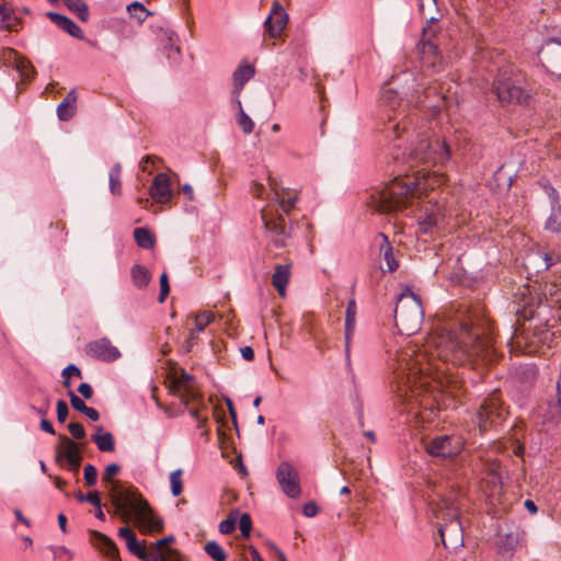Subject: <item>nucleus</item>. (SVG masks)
Instances as JSON below:
<instances>
[{"instance_id":"09e8293b","label":"nucleus","mask_w":561,"mask_h":561,"mask_svg":"<svg viewBox=\"0 0 561 561\" xmlns=\"http://www.w3.org/2000/svg\"><path fill=\"white\" fill-rule=\"evenodd\" d=\"M170 293V285H169V277L168 274L164 272L160 276V295L158 298V301L162 304L165 298L168 297Z\"/></svg>"},{"instance_id":"72a5a7b5","label":"nucleus","mask_w":561,"mask_h":561,"mask_svg":"<svg viewBox=\"0 0 561 561\" xmlns=\"http://www.w3.org/2000/svg\"><path fill=\"white\" fill-rule=\"evenodd\" d=\"M545 229L551 232L561 231V204H559L557 197L554 198L550 216L546 220Z\"/></svg>"},{"instance_id":"7c9ffc66","label":"nucleus","mask_w":561,"mask_h":561,"mask_svg":"<svg viewBox=\"0 0 561 561\" xmlns=\"http://www.w3.org/2000/svg\"><path fill=\"white\" fill-rule=\"evenodd\" d=\"M356 322V304L354 300H350L345 312V350L348 353L351 337L355 330Z\"/></svg>"},{"instance_id":"680f3d73","label":"nucleus","mask_w":561,"mask_h":561,"mask_svg":"<svg viewBox=\"0 0 561 561\" xmlns=\"http://www.w3.org/2000/svg\"><path fill=\"white\" fill-rule=\"evenodd\" d=\"M196 341H197V332L191 330V332L185 341L186 352L191 351V348L196 344Z\"/></svg>"},{"instance_id":"f03ea898","label":"nucleus","mask_w":561,"mask_h":561,"mask_svg":"<svg viewBox=\"0 0 561 561\" xmlns=\"http://www.w3.org/2000/svg\"><path fill=\"white\" fill-rule=\"evenodd\" d=\"M394 138L403 135L410 140L404 163L416 170L413 176L399 173L382 190L370 194L367 204L378 213L390 214L407 207L414 197L425 194L439 185L440 179L431 173V167L444 164L450 158V148L445 139L432 138L428 129L417 130L410 119L388 127Z\"/></svg>"},{"instance_id":"c9c22d12","label":"nucleus","mask_w":561,"mask_h":561,"mask_svg":"<svg viewBox=\"0 0 561 561\" xmlns=\"http://www.w3.org/2000/svg\"><path fill=\"white\" fill-rule=\"evenodd\" d=\"M380 100L381 103L390 110H394L401 104V99L399 98L398 92L389 87L388 83L382 88Z\"/></svg>"},{"instance_id":"393cba45","label":"nucleus","mask_w":561,"mask_h":561,"mask_svg":"<svg viewBox=\"0 0 561 561\" xmlns=\"http://www.w3.org/2000/svg\"><path fill=\"white\" fill-rule=\"evenodd\" d=\"M77 92L71 89L65 99L57 106V116L60 121L67 122L71 119L77 111Z\"/></svg>"},{"instance_id":"a19ab883","label":"nucleus","mask_w":561,"mask_h":561,"mask_svg":"<svg viewBox=\"0 0 561 561\" xmlns=\"http://www.w3.org/2000/svg\"><path fill=\"white\" fill-rule=\"evenodd\" d=\"M204 549L215 561H225L227 559V554L224 549L216 541H208Z\"/></svg>"},{"instance_id":"2f4dec72","label":"nucleus","mask_w":561,"mask_h":561,"mask_svg":"<svg viewBox=\"0 0 561 561\" xmlns=\"http://www.w3.org/2000/svg\"><path fill=\"white\" fill-rule=\"evenodd\" d=\"M130 277L135 287L144 289L151 280V273L144 265L135 264L130 270Z\"/></svg>"},{"instance_id":"e433bc0d","label":"nucleus","mask_w":561,"mask_h":561,"mask_svg":"<svg viewBox=\"0 0 561 561\" xmlns=\"http://www.w3.org/2000/svg\"><path fill=\"white\" fill-rule=\"evenodd\" d=\"M121 175H122V164L115 163L108 173L110 178V191L113 195H121L122 194V182H121Z\"/></svg>"},{"instance_id":"6e6552de","label":"nucleus","mask_w":561,"mask_h":561,"mask_svg":"<svg viewBox=\"0 0 561 561\" xmlns=\"http://www.w3.org/2000/svg\"><path fill=\"white\" fill-rule=\"evenodd\" d=\"M506 415L505 408L497 391L491 393L481 404L478 412L479 428L486 432L501 424Z\"/></svg>"},{"instance_id":"39448f33","label":"nucleus","mask_w":561,"mask_h":561,"mask_svg":"<svg viewBox=\"0 0 561 561\" xmlns=\"http://www.w3.org/2000/svg\"><path fill=\"white\" fill-rule=\"evenodd\" d=\"M492 90L503 105H527L537 89L526 79L525 75L512 67L502 69L493 81Z\"/></svg>"},{"instance_id":"a18cd8bd","label":"nucleus","mask_w":561,"mask_h":561,"mask_svg":"<svg viewBox=\"0 0 561 561\" xmlns=\"http://www.w3.org/2000/svg\"><path fill=\"white\" fill-rule=\"evenodd\" d=\"M76 497L79 502H88V503L92 504L93 506H102L101 496L98 491L89 492L87 494H83L82 492H78L76 494Z\"/></svg>"},{"instance_id":"a211bd4d","label":"nucleus","mask_w":561,"mask_h":561,"mask_svg":"<svg viewBox=\"0 0 561 561\" xmlns=\"http://www.w3.org/2000/svg\"><path fill=\"white\" fill-rule=\"evenodd\" d=\"M149 194L156 203L164 204L171 199V181L167 173H158L154 176Z\"/></svg>"},{"instance_id":"3c124183","label":"nucleus","mask_w":561,"mask_h":561,"mask_svg":"<svg viewBox=\"0 0 561 561\" xmlns=\"http://www.w3.org/2000/svg\"><path fill=\"white\" fill-rule=\"evenodd\" d=\"M68 396H69V399H70V403L72 405V408L81 413L84 412V410H87V404L84 403V401L79 398L73 391H69L68 392Z\"/></svg>"},{"instance_id":"f8f14e48","label":"nucleus","mask_w":561,"mask_h":561,"mask_svg":"<svg viewBox=\"0 0 561 561\" xmlns=\"http://www.w3.org/2000/svg\"><path fill=\"white\" fill-rule=\"evenodd\" d=\"M549 307L550 306L548 304L540 302L537 306L536 310H534L530 306H528V307H525L520 311V317L524 320L534 321L535 319H538V321H539L538 324H536L533 328V331H534L533 336L536 337L537 341L541 342V343L547 342L552 336V333H550L548 330V328L550 327L549 320L542 321V319H541V316L545 313L546 309ZM516 313L518 314L519 311H516Z\"/></svg>"},{"instance_id":"bf43d9fd","label":"nucleus","mask_w":561,"mask_h":561,"mask_svg":"<svg viewBox=\"0 0 561 561\" xmlns=\"http://www.w3.org/2000/svg\"><path fill=\"white\" fill-rule=\"evenodd\" d=\"M82 459L83 457L77 458L76 460L67 461L65 462V466L62 468H66L67 470L77 474L79 472Z\"/></svg>"},{"instance_id":"cd10ccee","label":"nucleus","mask_w":561,"mask_h":561,"mask_svg":"<svg viewBox=\"0 0 561 561\" xmlns=\"http://www.w3.org/2000/svg\"><path fill=\"white\" fill-rule=\"evenodd\" d=\"M286 23L287 14L284 12V10H278L271 14L266 20V28L270 36H279L282 31L285 28Z\"/></svg>"},{"instance_id":"bb28decb","label":"nucleus","mask_w":561,"mask_h":561,"mask_svg":"<svg viewBox=\"0 0 561 561\" xmlns=\"http://www.w3.org/2000/svg\"><path fill=\"white\" fill-rule=\"evenodd\" d=\"M380 237L382 239V242L380 243V254L382 256V260L385 262V265L381 263L380 268L383 272H393L398 268L399 264L397 260L393 256V249L387 238L383 233H380Z\"/></svg>"},{"instance_id":"5701e85b","label":"nucleus","mask_w":561,"mask_h":561,"mask_svg":"<svg viewBox=\"0 0 561 561\" xmlns=\"http://www.w3.org/2000/svg\"><path fill=\"white\" fill-rule=\"evenodd\" d=\"M445 216L438 206H431L425 209L424 218L420 221V230L423 233H430L433 228H439L443 226Z\"/></svg>"},{"instance_id":"0e129e2a","label":"nucleus","mask_w":561,"mask_h":561,"mask_svg":"<svg viewBox=\"0 0 561 561\" xmlns=\"http://www.w3.org/2000/svg\"><path fill=\"white\" fill-rule=\"evenodd\" d=\"M141 561H160L161 560V553L159 551H156V550H152V551H148L146 553V558L145 559H140Z\"/></svg>"},{"instance_id":"9b49d317","label":"nucleus","mask_w":561,"mask_h":561,"mask_svg":"<svg viewBox=\"0 0 561 561\" xmlns=\"http://www.w3.org/2000/svg\"><path fill=\"white\" fill-rule=\"evenodd\" d=\"M276 479L282 491L291 499H297L301 493L298 471L289 463L282 462L276 470Z\"/></svg>"},{"instance_id":"423d86ee","label":"nucleus","mask_w":561,"mask_h":561,"mask_svg":"<svg viewBox=\"0 0 561 561\" xmlns=\"http://www.w3.org/2000/svg\"><path fill=\"white\" fill-rule=\"evenodd\" d=\"M424 310L421 299L409 287L398 297L394 308L396 327L401 334L412 335L421 329Z\"/></svg>"},{"instance_id":"de8ad7c7","label":"nucleus","mask_w":561,"mask_h":561,"mask_svg":"<svg viewBox=\"0 0 561 561\" xmlns=\"http://www.w3.org/2000/svg\"><path fill=\"white\" fill-rule=\"evenodd\" d=\"M83 478H84L87 485H89V486L94 485L98 480L96 468L91 463L87 465L83 470Z\"/></svg>"},{"instance_id":"8fccbe9b","label":"nucleus","mask_w":561,"mask_h":561,"mask_svg":"<svg viewBox=\"0 0 561 561\" xmlns=\"http://www.w3.org/2000/svg\"><path fill=\"white\" fill-rule=\"evenodd\" d=\"M56 412H57V420L59 423H65L68 413L69 408L65 400H58L56 404Z\"/></svg>"},{"instance_id":"c756f323","label":"nucleus","mask_w":561,"mask_h":561,"mask_svg":"<svg viewBox=\"0 0 561 561\" xmlns=\"http://www.w3.org/2000/svg\"><path fill=\"white\" fill-rule=\"evenodd\" d=\"M102 426H98L96 433L92 435L91 439L95 443L100 451H114L115 440L113 434L110 432L102 433Z\"/></svg>"},{"instance_id":"79ce46f5","label":"nucleus","mask_w":561,"mask_h":561,"mask_svg":"<svg viewBox=\"0 0 561 561\" xmlns=\"http://www.w3.org/2000/svg\"><path fill=\"white\" fill-rule=\"evenodd\" d=\"M182 474V469H176L170 473V484L173 496H179L183 491Z\"/></svg>"},{"instance_id":"69168bd1","label":"nucleus","mask_w":561,"mask_h":561,"mask_svg":"<svg viewBox=\"0 0 561 561\" xmlns=\"http://www.w3.org/2000/svg\"><path fill=\"white\" fill-rule=\"evenodd\" d=\"M264 190V185L257 182H254L251 186V193L256 197H261Z\"/></svg>"},{"instance_id":"6ab92c4d","label":"nucleus","mask_w":561,"mask_h":561,"mask_svg":"<svg viewBox=\"0 0 561 561\" xmlns=\"http://www.w3.org/2000/svg\"><path fill=\"white\" fill-rule=\"evenodd\" d=\"M270 186L278 198L279 209L289 218L295 208L296 202L298 201V192L286 187H279L274 181L270 182Z\"/></svg>"},{"instance_id":"1a4fd4ad","label":"nucleus","mask_w":561,"mask_h":561,"mask_svg":"<svg viewBox=\"0 0 561 561\" xmlns=\"http://www.w3.org/2000/svg\"><path fill=\"white\" fill-rule=\"evenodd\" d=\"M245 85V60H241L232 76V89L230 106L237 111V123L245 131V112L240 99L241 92Z\"/></svg>"},{"instance_id":"5fc2aeb1","label":"nucleus","mask_w":561,"mask_h":561,"mask_svg":"<svg viewBox=\"0 0 561 561\" xmlns=\"http://www.w3.org/2000/svg\"><path fill=\"white\" fill-rule=\"evenodd\" d=\"M175 540V537L173 535H170L168 537H164L162 539H159L157 540L154 543H153V550L156 551H162L164 550L165 548H169L168 545L174 542Z\"/></svg>"},{"instance_id":"49530a36","label":"nucleus","mask_w":561,"mask_h":561,"mask_svg":"<svg viewBox=\"0 0 561 561\" xmlns=\"http://www.w3.org/2000/svg\"><path fill=\"white\" fill-rule=\"evenodd\" d=\"M422 53L423 55H433L434 59H439L438 47L431 39H422ZM431 65L435 66L436 60H433Z\"/></svg>"},{"instance_id":"aec40b11","label":"nucleus","mask_w":561,"mask_h":561,"mask_svg":"<svg viewBox=\"0 0 561 561\" xmlns=\"http://www.w3.org/2000/svg\"><path fill=\"white\" fill-rule=\"evenodd\" d=\"M561 260V256L553 252H538L527 256L526 268H533L536 273L547 271Z\"/></svg>"},{"instance_id":"a878e982","label":"nucleus","mask_w":561,"mask_h":561,"mask_svg":"<svg viewBox=\"0 0 561 561\" xmlns=\"http://www.w3.org/2000/svg\"><path fill=\"white\" fill-rule=\"evenodd\" d=\"M20 23L13 8L9 3H0V30L16 32Z\"/></svg>"},{"instance_id":"58836bf2","label":"nucleus","mask_w":561,"mask_h":561,"mask_svg":"<svg viewBox=\"0 0 561 561\" xmlns=\"http://www.w3.org/2000/svg\"><path fill=\"white\" fill-rule=\"evenodd\" d=\"M129 15L136 19L139 23L144 22L151 13L145 8V5L138 1L131 2L127 5Z\"/></svg>"},{"instance_id":"864d4df0","label":"nucleus","mask_w":561,"mask_h":561,"mask_svg":"<svg viewBox=\"0 0 561 561\" xmlns=\"http://www.w3.org/2000/svg\"><path fill=\"white\" fill-rule=\"evenodd\" d=\"M68 430L76 439H83L85 437V430L80 423H69Z\"/></svg>"},{"instance_id":"7ed1b4c3","label":"nucleus","mask_w":561,"mask_h":561,"mask_svg":"<svg viewBox=\"0 0 561 561\" xmlns=\"http://www.w3.org/2000/svg\"><path fill=\"white\" fill-rule=\"evenodd\" d=\"M462 506L460 491L451 486L433 508L442 542L447 549L456 550L463 547V527L460 520Z\"/></svg>"},{"instance_id":"338daca9","label":"nucleus","mask_w":561,"mask_h":561,"mask_svg":"<svg viewBox=\"0 0 561 561\" xmlns=\"http://www.w3.org/2000/svg\"><path fill=\"white\" fill-rule=\"evenodd\" d=\"M83 414H85L92 421H99L100 419V413L94 408L87 407V410H84Z\"/></svg>"},{"instance_id":"ea45409f","label":"nucleus","mask_w":561,"mask_h":561,"mask_svg":"<svg viewBox=\"0 0 561 561\" xmlns=\"http://www.w3.org/2000/svg\"><path fill=\"white\" fill-rule=\"evenodd\" d=\"M215 319V314L211 311H203L195 316V328L193 331L199 333L205 330V328L213 322Z\"/></svg>"},{"instance_id":"774afa93","label":"nucleus","mask_w":561,"mask_h":561,"mask_svg":"<svg viewBox=\"0 0 561 561\" xmlns=\"http://www.w3.org/2000/svg\"><path fill=\"white\" fill-rule=\"evenodd\" d=\"M248 551L250 552L252 561H264L259 551L254 547L248 546Z\"/></svg>"},{"instance_id":"c03bdc74","label":"nucleus","mask_w":561,"mask_h":561,"mask_svg":"<svg viewBox=\"0 0 561 561\" xmlns=\"http://www.w3.org/2000/svg\"><path fill=\"white\" fill-rule=\"evenodd\" d=\"M501 548L512 551L518 546V536L514 533L505 534L501 537Z\"/></svg>"},{"instance_id":"0eeeda50","label":"nucleus","mask_w":561,"mask_h":561,"mask_svg":"<svg viewBox=\"0 0 561 561\" xmlns=\"http://www.w3.org/2000/svg\"><path fill=\"white\" fill-rule=\"evenodd\" d=\"M261 217L265 229L271 234V240L277 247H285L287 240L291 237L294 225L284 215L279 214L278 210L270 208H263L261 210Z\"/></svg>"},{"instance_id":"4be33fe9","label":"nucleus","mask_w":561,"mask_h":561,"mask_svg":"<svg viewBox=\"0 0 561 561\" xmlns=\"http://www.w3.org/2000/svg\"><path fill=\"white\" fill-rule=\"evenodd\" d=\"M92 543L107 558L113 561H117L119 559V552L115 545V542L107 537L106 535L92 530L90 533Z\"/></svg>"},{"instance_id":"dca6fc26","label":"nucleus","mask_w":561,"mask_h":561,"mask_svg":"<svg viewBox=\"0 0 561 561\" xmlns=\"http://www.w3.org/2000/svg\"><path fill=\"white\" fill-rule=\"evenodd\" d=\"M194 377L182 370L172 382V391L187 405L190 401L195 400L197 392L194 389Z\"/></svg>"},{"instance_id":"9d476101","label":"nucleus","mask_w":561,"mask_h":561,"mask_svg":"<svg viewBox=\"0 0 561 561\" xmlns=\"http://www.w3.org/2000/svg\"><path fill=\"white\" fill-rule=\"evenodd\" d=\"M538 57L547 72L561 77V39H547L538 51Z\"/></svg>"},{"instance_id":"6e6d98bb","label":"nucleus","mask_w":561,"mask_h":561,"mask_svg":"<svg viewBox=\"0 0 561 561\" xmlns=\"http://www.w3.org/2000/svg\"><path fill=\"white\" fill-rule=\"evenodd\" d=\"M118 536L123 539H125L126 541V545L128 542H131L133 543V540H135L137 537L135 535V533L131 530V528H129L128 526H124L122 528H119L118 530Z\"/></svg>"},{"instance_id":"e2e57ef3","label":"nucleus","mask_w":561,"mask_h":561,"mask_svg":"<svg viewBox=\"0 0 561 561\" xmlns=\"http://www.w3.org/2000/svg\"><path fill=\"white\" fill-rule=\"evenodd\" d=\"M39 427L42 431H44L50 435H55V430L48 420L42 419V421L39 423Z\"/></svg>"},{"instance_id":"37998d69","label":"nucleus","mask_w":561,"mask_h":561,"mask_svg":"<svg viewBox=\"0 0 561 561\" xmlns=\"http://www.w3.org/2000/svg\"><path fill=\"white\" fill-rule=\"evenodd\" d=\"M126 546L129 552L136 556L139 560L146 558V553L148 552V550L146 549L145 541H139L136 538L135 540H133V543L128 542Z\"/></svg>"},{"instance_id":"20e7f679","label":"nucleus","mask_w":561,"mask_h":561,"mask_svg":"<svg viewBox=\"0 0 561 561\" xmlns=\"http://www.w3.org/2000/svg\"><path fill=\"white\" fill-rule=\"evenodd\" d=\"M118 495L113 496V515L128 523L134 516V522L144 534L160 533L163 530V519L158 516L148 501L137 491L136 494L125 495V500Z\"/></svg>"},{"instance_id":"4c0bfd02","label":"nucleus","mask_w":561,"mask_h":561,"mask_svg":"<svg viewBox=\"0 0 561 561\" xmlns=\"http://www.w3.org/2000/svg\"><path fill=\"white\" fill-rule=\"evenodd\" d=\"M64 4L82 21L89 20V8L82 0H62Z\"/></svg>"},{"instance_id":"f704fd0d","label":"nucleus","mask_w":561,"mask_h":561,"mask_svg":"<svg viewBox=\"0 0 561 561\" xmlns=\"http://www.w3.org/2000/svg\"><path fill=\"white\" fill-rule=\"evenodd\" d=\"M134 238L137 245L146 250L152 249L156 244L153 233L144 227H139L134 230Z\"/></svg>"},{"instance_id":"603ef678","label":"nucleus","mask_w":561,"mask_h":561,"mask_svg":"<svg viewBox=\"0 0 561 561\" xmlns=\"http://www.w3.org/2000/svg\"><path fill=\"white\" fill-rule=\"evenodd\" d=\"M159 552L161 553L160 561H181V553L175 549L165 548Z\"/></svg>"},{"instance_id":"4d7b16f0","label":"nucleus","mask_w":561,"mask_h":561,"mask_svg":"<svg viewBox=\"0 0 561 561\" xmlns=\"http://www.w3.org/2000/svg\"><path fill=\"white\" fill-rule=\"evenodd\" d=\"M302 513L306 517H314L319 513V507L314 502H309L304 505Z\"/></svg>"},{"instance_id":"4468645a","label":"nucleus","mask_w":561,"mask_h":561,"mask_svg":"<svg viewBox=\"0 0 561 561\" xmlns=\"http://www.w3.org/2000/svg\"><path fill=\"white\" fill-rule=\"evenodd\" d=\"M460 442L453 436L442 435L434 437L426 446V451L436 457H451L460 450Z\"/></svg>"},{"instance_id":"f257e3e1","label":"nucleus","mask_w":561,"mask_h":561,"mask_svg":"<svg viewBox=\"0 0 561 561\" xmlns=\"http://www.w3.org/2000/svg\"><path fill=\"white\" fill-rule=\"evenodd\" d=\"M494 324L485 314L484 308L477 306L468 310L460 320L458 330H442L427 341L424 352L415 345H408L397 356V378L399 389L407 396H417L428 383L434 356L456 365L486 366L502 356L495 345Z\"/></svg>"},{"instance_id":"f3484780","label":"nucleus","mask_w":561,"mask_h":561,"mask_svg":"<svg viewBox=\"0 0 561 561\" xmlns=\"http://www.w3.org/2000/svg\"><path fill=\"white\" fill-rule=\"evenodd\" d=\"M121 470V467L117 463H110L105 467L102 480L106 485V489L110 494L111 502L113 503V496L118 495L119 497H125V495L133 496L136 494L137 490L135 489H122L118 486V483L113 480L114 476H116ZM125 500V499H122Z\"/></svg>"},{"instance_id":"052dcab7","label":"nucleus","mask_w":561,"mask_h":561,"mask_svg":"<svg viewBox=\"0 0 561 561\" xmlns=\"http://www.w3.org/2000/svg\"><path fill=\"white\" fill-rule=\"evenodd\" d=\"M62 376H71L75 375L77 377H81V370L73 364L68 365L66 368H64Z\"/></svg>"},{"instance_id":"2eb2a0df","label":"nucleus","mask_w":561,"mask_h":561,"mask_svg":"<svg viewBox=\"0 0 561 561\" xmlns=\"http://www.w3.org/2000/svg\"><path fill=\"white\" fill-rule=\"evenodd\" d=\"M59 444L55 447V462L60 467L65 462L83 457L79 444L70 439L65 434L58 435Z\"/></svg>"},{"instance_id":"13d9d810","label":"nucleus","mask_w":561,"mask_h":561,"mask_svg":"<svg viewBox=\"0 0 561 561\" xmlns=\"http://www.w3.org/2000/svg\"><path fill=\"white\" fill-rule=\"evenodd\" d=\"M78 391L84 399H91L93 396V389L88 382L80 383Z\"/></svg>"},{"instance_id":"ddd939ff","label":"nucleus","mask_w":561,"mask_h":561,"mask_svg":"<svg viewBox=\"0 0 561 561\" xmlns=\"http://www.w3.org/2000/svg\"><path fill=\"white\" fill-rule=\"evenodd\" d=\"M84 352L88 356L105 363L114 362L122 356L119 350L107 337L89 342Z\"/></svg>"},{"instance_id":"473e14b6","label":"nucleus","mask_w":561,"mask_h":561,"mask_svg":"<svg viewBox=\"0 0 561 561\" xmlns=\"http://www.w3.org/2000/svg\"><path fill=\"white\" fill-rule=\"evenodd\" d=\"M419 10L427 23L437 22L439 19L436 0H419Z\"/></svg>"},{"instance_id":"c85d7f7f","label":"nucleus","mask_w":561,"mask_h":561,"mask_svg":"<svg viewBox=\"0 0 561 561\" xmlns=\"http://www.w3.org/2000/svg\"><path fill=\"white\" fill-rule=\"evenodd\" d=\"M237 524L241 536L245 537V513H242L239 517L231 513L228 518L219 524V530L221 534L228 535L236 529Z\"/></svg>"},{"instance_id":"b1692460","label":"nucleus","mask_w":561,"mask_h":561,"mask_svg":"<svg viewBox=\"0 0 561 561\" xmlns=\"http://www.w3.org/2000/svg\"><path fill=\"white\" fill-rule=\"evenodd\" d=\"M47 18L51 20L59 28L67 32L69 35L82 39L84 37L83 31L66 15L49 11L46 13Z\"/></svg>"},{"instance_id":"412c9836","label":"nucleus","mask_w":561,"mask_h":561,"mask_svg":"<svg viewBox=\"0 0 561 561\" xmlns=\"http://www.w3.org/2000/svg\"><path fill=\"white\" fill-rule=\"evenodd\" d=\"M291 267L293 263L290 261L285 264H277L272 275V285L282 298L286 297V288L291 277Z\"/></svg>"}]
</instances>
